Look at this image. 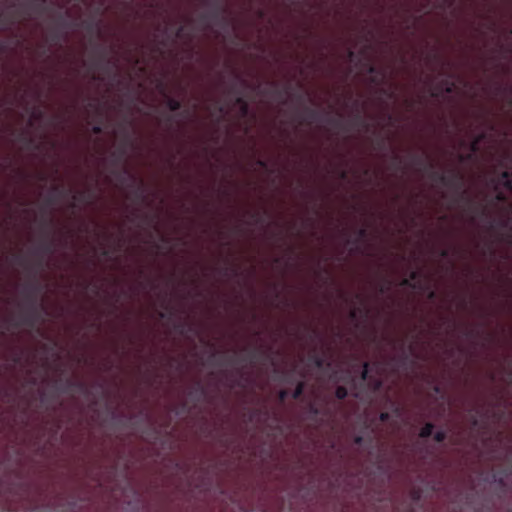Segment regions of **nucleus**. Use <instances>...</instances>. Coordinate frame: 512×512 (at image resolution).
Wrapping results in <instances>:
<instances>
[{
    "mask_svg": "<svg viewBox=\"0 0 512 512\" xmlns=\"http://www.w3.org/2000/svg\"><path fill=\"white\" fill-rule=\"evenodd\" d=\"M222 358H225L229 363H234L237 359L236 354L229 356V357L222 356Z\"/></svg>",
    "mask_w": 512,
    "mask_h": 512,
    "instance_id": "obj_40",
    "label": "nucleus"
},
{
    "mask_svg": "<svg viewBox=\"0 0 512 512\" xmlns=\"http://www.w3.org/2000/svg\"><path fill=\"white\" fill-rule=\"evenodd\" d=\"M389 289V284H381L379 285V292L380 293H385L386 291H388Z\"/></svg>",
    "mask_w": 512,
    "mask_h": 512,
    "instance_id": "obj_39",
    "label": "nucleus"
},
{
    "mask_svg": "<svg viewBox=\"0 0 512 512\" xmlns=\"http://www.w3.org/2000/svg\"><path fill=\"white\" fill-rule=\"evenodd\" d=\"M166 105L170 111H178L181 109L182 104L179 100L166 96Z\"/></svg>",
    "mask_w": 512,
    "mask_h": 512,
    "instance_id": "obj_18",
    "label": "nucleus"
},
{
    "mask_svg": "<svg viewBox=\"0 0 512 512\" xmlns=\"http://www.w3.org/2000/svg\"><path fill=\"white\" fill-rule=\"evenodd\" d=\"M367 72L371 75V82L375 84H378L380 79L384 77V74L372 64L367 65Z\"/></svg>",
    "mask_w": 512,
    "mask_h": 512,
    "instance_id": "obj_12",
    "label": "nucleus"
},
{
    "mask_svg": "<svg viewBox=\"0 0 512 512\" xmlns=\"http://www.w3.org/2000/svg\"><path fill=\"white\" fill-rule=\"evenodd\" d=\"M52 192L62 195L65 193V190L63 188H61L59 185H55L52 187Z\"/></svg>",
    "mask_w": 512,
    "mask_h": 512,
    "instance_id": "obj_32",
    "label": "nucleus"
},
{
    "mask_svg": "<svg viewBox=\"0 0 512 512\" xmlns=\"http://www.w3.org/2000/svg\"><path fill=\"white\" fill-rule=\"evenodd\" d=\"M306 384L304 381H299L295 387V389L291 392V397L295 400L299 399L304 391H305Z\"/></svg>",
    "mask_w": 512,
    "mask_h": 512,
    "instance_id": "obj_17",
    "label": "nucleus"
},
{
    "mask_svg": "<svg viewBox=\"0 0 512 512\" xmlns=\"http://www.w3.org/2000/svg\"><path fill=\"white\" fill-rule=\"evenodd\" d=\"M309 412L313 415V416H318L320 413H321V410L314 404H310L309 405Z\"/></svg>",
    "mask_w": 512,
    "mask_h": 512,
    "instance_id": "obj_27",
    "label": "nucleus"
},
{
    "mask_svg": "<svg viewBox=\"0 0 512 512\" xmlns=\"http://www.w3.org/2000/svg\"><path fill=\"white\" fill-rule=\"evenodd\" d=\"M440 90L444 91L447 94H451L454 91V83L451 82L449 79H444L441 81L440 89H435L431 92L432 97H439Z\"/></svg>",
    "mask_w": 512,
    "mask_h": 512,
    "instance_id": "obj_7",
    "label": "nucleus"
},
{
    "mask_svg": "<svg viewBox=\"0 0 512 512\" xmlns=\"http://www.w3.org/2000/svg\"><path fill=\"white\" fill-rule=\"evenodd\" d=\"M100 58L103 61L107 59V53H106V51L104 49L101 50Z\"/></svg>",
    "mask_w": 512,
    "mask_h": 512,
    "instance_id": "obj_51",
    "label": "nucleus"
},
{
    "mask_svg": "<svg viewBox=\"0 0 512 512\" xmlns=\"http://www.w3.org/2000/svg\"><path fill=\"white\" fill-rule=\"evenodd\" d=\"M70 385L76 387L79 390H83L85 388L84 384L81 382H71Z\"/></svg>",
    "mask_w": 512,
    "mask_h": 512,
    "instance_id": "obj_38",
    "label": "nucleus"
},
{
    "mask_svg": "<svg viewBox=\"0 0 512 512\" xmlns=\"http://www.w3.org/2000/svg\"><path fill=\"white\" fill-rule=\"evenodd\" d=\"M29 7L38 13H44L48 10V2L47 0H34L29 3Z\"/></svg>",
    "mask_w": 512,
    "mask_h": 512,
    "instance_id": "obj_11",
    "label": "nucleus"
},
{
    "mask_svg": "<svg viewBox=\"0 0 512 512\" xmlns=\"http://www.w3.org/2000/svg\"><path fill=\"white\" fill-rule=\"evenodd\" d=\"M426 174L429 176L431 180L440 184H442V181L446 180L445 173L436 171L434 167L432 169H429Z\"/></svg>",
    "mask_w": 512,
    "mask_h": 512,
    "instance_id": "obj_16",
    "label": "nucleus"
},
{
    "mask_svg": "<svg viewBox=\"0 0 512 512\" xmlns=\"http://www.w3.org/2000/svg\"><path fill=\"white\" fill-rule=\"evenodd\" d=\"M253 218L255 219L256 222L262 221V217L259 214H253Z\"/></svg>",
    "mask_w": 512,
    "mask_h": 512,
    "instance_id": "obj_54",
    "label": "nucleus"
},
{
    "mask_svg": "<svg viewBox=\"0 0 512 512\" xmlns=\"http://www.w3.org/2000/svg\"><path fill=\"white\" fill-rule=\"evenodd\" d=\"M237 82H240L243 85L245 84L244 80H242L239 76H236V82L233 83V85H231V87L229 88V93L236 95L235 104L239 106L241 116L245 117L249 113V104L241 95V92L238 90Z\"/></svg>",
    "mask_w": 512,
    "mask_h": 512,
    "instance_id": "obj_2",
    "label": "nucleus"
},
{
    "mask_svg": "<svg viewBox=\"0 0 512 512\" xmlns=\"http://www.w3.org/2000/svg\"><path fill=\"white\" fill-rule=\"evenodd\" d=\"M348 395V390L344 386H338L335 390V396L338 400H344Z\"/></svg>",
    "mask_w": 512,
    "mask_h": 512,
    "instance_id": "obj_20",
    "label": "nucleus"
},
{
    "mask_svg": "<svg viewBox=\"0 0 512 512\" xmlns=\"http://www.w3.org/2000/svg\"><path fill=\"white\" fill-rule=\"evenodd\" d=\"M363 442H364V437L363 436L357 435V436L354 437V443L356 445H362Z\"/></svg>",
    "mask_w": 512,
    "mask_h": 512,
    "instance_id": "obj_35",
    "label": "nucleus"
},
{
    "mask_svg": "<svg viewBox=\"0 0 512 512\" xmlns=\"http://www.w3.org/2000/svg\"><path fill=\"white\" fill-rule=\"evenodd\" d=\"M475 334H476V332H475L474 330H472V329H467V330L465 331V335H466L467 337H474V336H475Z\"/></svg>",
    "mask_w": 512,
    "mask_h": 512,
    "instance_id": "obj_44",
    "label": "nucleus"
},
{
    "mask_svg": "<svg viewBox=\"0 0 512 512\" xmlns=\"http://www.w3.org/2000/svg\"><path fill=\"white\" fill-rule=\"evenodd\" d=\"M316 336H317V331L316 330H312L310 338L314 339Z\"/></svg>",
    "mask_w": 512,
    "mask_h": 512,
    "instance_id": "obj_58",
    "label": "nucleus"
},
{
    "mask_svg": "<svg viewBox=\"0 0 512 512\" xmlns=\"http://www.w3.org/2000/svg\"><path fill=\"white\" fill-rule=\"evenodd\" d=\"M434 424L431 422H427L420 430L419 437L420 438H428L432 435L434 430Z\"/></svg>",
    "mask_w": 512,
    "mask_h": 512,
    "instance_id": "obj_19",
    "label": "nucleus"
},
{
    "mask_svg": "<svg viewBox=\"0 0 512 512\" xmlns=\"http://www.w3.org/2000/svg\"><path fill=\"white\" fill-rule=\"evenodd\" d=\"M483 138H484V135H483V134H481V135H479V136L476 138V140L472 143V150H473V151H476V149H477V146H478L479 142H480Z\"/></svg>",
    "mask_w": 512,
    "mask_h": 512,
    "instance_id": "obj_31",
    "label": "nucleus"
},
{
    "mask_svg": "<svg viewBox=\"0 0 512 512\" xmlns=\"http://www.w3.org/2000/svg\"><path fill=\"white\" fill-rule=\"evenodd\" d=\"M461 305H462V307H466L467 302H466V300H465V299H463V300L461 301Z\"/></svg>",
    "mask_w": 512,
    "mask_h": 512,
    "instance_id": "obj_63",
    "label": "nucleus"
},
{
    "mask_svg": "<svg viewBox=\"0 0 512 512\" xmlns=\"http://www.w3.org/2000/svg\"><path fill=\"white\" fill-rule=\"evenodd\" d=\"M393 164L396 166V167H399L400 164H401V158L399 157V155L395 154L393 156Z\"/></svg>",
    "mask_w": 512,
    "mask_h": 512,
    "instance_id": "obj_36",
    "label": "nucleus"
},
{
    "mask_svg": "<svg viewBox=\"0 0 512 512\" xmlns=\"http://www.w3.org/2000/svg\"><path fill=\"white\" fill-rule=\"evenodd\" d=\"M479 413V410L477 408H473L471 410L470 414V423L473 427H477L479 425V420L477 417V414Z\"/></svg>",
    "mask_w": 512,
    "mask_h": 512,
    "instance_id": "obj_21",
    "label": "nucleus"
},
{
    "mask_svg": "<svg viewBox=\"0 0 512 512\" xmlns=\"http://www.w3.org/2000/svg\"><path fill=\"white\" fill-rule=\"evenodd\" d=\"M348 57H349L350 60H353V58L355 57V53H354L353 50H349L348 51Z\"/></svg>",
    "mask_w": 512,
    "mask_h": 512,
    "instance_id": "obj_55",
    "label": "nucleus"
},
{
    "mask_svg": "<svg viewBox=\"0 0 512 512\" xmlns=\"http://www.w3.org/2000/svg\"><path fill=\"white\" fill-rule=\"evenodd\" d=\"M330 122L337 126L340 124L339 120L337 119H331Z\"/></svg>",
    "mask_w": 512,
    "mask_h": 512,
    "instance_id": "obj_60",
    "label": "nucleus"
},
{
    "mask_svg": "<svg viewBox=\"0 0 512 512\" xmlns=\"http://www.w3.org/2000/svg\"><path fill=\"white\" fill-rule=\"evenodd\" d=\"M497 483L500 485V486H505L506 483H505V480H504V477H499L497 480Z\"/></svg>",
    "mask_w": 512,
    "mask_h": 512,
    "instance_id": "obj_47",
    "label": "nucleus"
},
{
    "mask_svg": "<svg viewBox=\"0 0 512 512\" xmlns=\"http://www.w3.org/2000/svg\"><path fill=\"white\" fill-rule=\"evenodd\" d=\"M318 115L319 113L317 110L310 107H305L303 110V116L300 117V123L311 124L318 118Z\"/></svg>",
    "mask_w": 512,
    "mask_h": 512,
    "instance_id": "obj_8",
    "label": "nucleus"
},
{
    "mask_svg": "<svg viewBox=\"0 0 512 512\" xmlns=\"http://www.w3.org/2000/svg\"><path fill=\"white\" fill-rule=\"evenodd\" d=\"M447 437V434L445 431L443 430H439L437 431L436 433H434L433 435V439L437 442V443H442L445 441Z\"/></svg>",
    "mask_w": 512,
    "mask_h": 512,
    "instance_id": "obj_22",
    "label": "nucleus"
},
{
    "mask_svg": "<svg viewBox=\"0 0 512 512\" xmlns=\"http://www.w3.org/2000/svg\"><path fill=\"white\" fill-rule=\"evenodd\" d=\"M510 223H511V219L507 218L506 220L501 222V227L507 228V227H509Z\"/></svg>",
    "mask_w": 512,
    "mask_h": 512,
    "instance_id": "obj_43",
    "label": "nucleus"
},
{
    "mask_svg": "<svg viewBox=\"0 0 512 512\" xmlns=\"http://www.w3.org/2000/svg\"><path fill=\"white\" fill-rule=\"evenodd\" d=\"M184 328H185V324H179L178 325V329H179L180 333L184 332Z\"/></svg>",
    "mask_w": 512,
    "mask_h": 512,
    "instance_id": "obj_57",
    "label": "nucleus"
},
{
    "mask_svg": "<svg viewBox=\"0 0 512 512\" xmlns=\"http://www.w3.org/2000/svg\"><path fill=\"white\" fill-rule=\"evenodd\" d=\"M198 389H199V391L201 392L202 395L205 393L204 388L200 384H198Z\"/></svg>",
    "mask_w": 512,
    "mask_h": 512,
    "instance_id": "obj_61",
    "label": "nucleus"
},
{
    "mask_svg": "<svg viewBox=\"0 0 512 512\" xmlns=\"http://www.w3.org/2000/svg\"><path fill=\"white\" fill-rule=\"evenodd\" d=\"M14 258L20 264H22L24 262V258L20 255H16Z\"/></svg>",
    "mask_w": 512,
    "mask_h": 512,
    "instance_id": "obj_52",
    "label": "nucleus"
},
{
    "mask_svg": "<svg viewBox=\"0 0 512 512\" xmlns=\"http://www.w3.org/2000/svg\"><path fill=\"white\" fill-rule=\"evenodd\" d=\"M288 396H291V393L288 389H282L278 393V399L280 402H284Z\"/></svg>",
    "mask_w": 512,
    "mask_h": 512,
    "instance_id": "obj_24",
    "label": "nucleus"
},
{
    "mask_svg": "<svg viewBox=\"0 0 512 512\" xmlns=\"http://www.w3.org/2000/svg\"><path fill=\"white\" fill-rule=\"evenodd\" d=\"M38 251L42 252L43 254H51L54 252V242L52 239H45L43 240L39 247Z\"/></svg>",
    "mask_w": 512,
    "mask_h": 512,
    "instance_id": "obj_13",
    "label": "nucleus"
},
{
    "mask_svg": "<svg viewBox=\"0 0 512 512\" xmlns=\"http://www.w3.org/2000/svg\"><path fill=\"white\" fill-rule=\"evenodd\" d=\"M224 12H225L224 9H221L219 5H216L215 9L213 11H211L210 13H207V14H203L201 16V19L205 22L208 20H213V21H217L219 19L224 20V17L222 16V14Z\"/></svg>",
    "mask_w": 512,
    "mask_h": 512,
    "instance_id": "obj_9",
    "label": "nucleus"
},
{
    "mask_svg": "<svg viewBox=\"0 0 512 512\" xmlns=\"http://www.w3.org/2000/svg\"><path fill=\"white\" fill-rule=\"evenodd\" d=\"M357 316H358V309H356V308L352 309V310L350 311V317H351L352 319H356V318H357Z\"/></svg>",
    "mask_w": 512,
    "mask_h": 512,
    "instance_id": "obj_42",
    "label": "nucleus"
},
{
    "mask_svg": "<svg viewBox=\"0 0 512 512\" xmlns=\"http://www.w3.org/2000/svg\"><path fill=\"white\" fill-rule=\"evenodd\" d=\"M54 203V197L51 195L47 198V204L51 205Z\"/></svg>",
    "mask_w": 512,
    "mask_h": 512,
    "instance_id": "obj_56",
    "label": "nucleus"
},
{
    "mask_svg": "<svg viewBox=\"0 0 512 512\" xmlns=\"http://www.w3.org/2000/svg\"><path fill=\"white\" fill-rule=\"evenodd\" d=\"M498 183L502 184L504 188L509 191H512V175L508 170H504L500 173L498 178Z\"/></svg>",
    "mask_w": 512,
    "mask_h": 512,
    "instance_id": "obj_10",
    "label": "nucleus"
},
{
    "mask_svg": "<svg viewBox=\"0 0 512 512\" xmlns=\"http://www.w3.org/2000/svg\"><path fill=\"white\" fill-rule=\"evenodd\" d=\"M402 359L403 361H406L408 359V356L406 354H403Z\"/></svg>",
    "mask_w": 512,
    "mask_h": 512,
    "instance_id": "obj_64",
    "label": "nucleus"
},
{
    "mask_svg": "<svg viewBox=\"0 0 512 512\" xmlns=\"http://www.w3.org/2000/svg\"><path fill=\"white\" fill-rule=\"evenodd\" d=\"M411 163L416 171L420 173H427L429 169L433 168V163L428 161L427 157L423 155H412Z\"/></svg>",
    "mask_w": 512,
    "mask_h": 512,
    "instance_id": "obj_4",
    "label": "nucleus"
},
{
    "mask_svg": "<svg viewBox=\"0 0 512 512\" xmlns=\"http://www.w3.org/2000/svg\"><path fill=\"white\" fill-rule=\"evenodd\" d=\"M369 363L368 362H365L363 364V369H362V372H361V379L363 381H367L368 382V385L374 390V391H378L381 389L382 385H383V382L381 380V378L379 376H373L370 374V369H369Z\"/></svg>",
    "mask_w": 512,
    "mask_h": 512,
    "instance_id": "obj_3",
    "label": "nucleus"
},
{
    "mask_svg": "<svg viewBox=\"0 0 512 512\" xmlns=\"http://www.w3.org/2000/svg\"><path fill=\"white\" fill-rule=\"evenodd\" d=\"M379 420H380V422H387V421H389L390 420V413L386 412V411L381 412L379 414Z\"/></svg>",
    "mask_w": 512,
    "mask_h": 512,
    "instance_id": "obj_29",
    "label": "nucleus"
},
{
    "mask_svg": "<svg viewBox=\"0 0 512 512\" xmlns=\"http://www.w3.org/2000/svg\"><path fill=\"white\" fill-rule=\"evenodd\" d=\"M183 35H184V26H180V27H178V29L176 31V37L182 38Z\"/></svg>",
    "mask_w": 512,
    "mask_h": 512,
    "instance_id": "obj_37",
    "label": "nucleus"
},
{
    "mask_svg": "<svg viewBox=\"0 0 512 512\" xmlns=\"http://www.w3.org/2000/svg\"><path fill=\"white\" fill-rule=\"evenodd\" d=\"M92 132L95 135H99V134H101L103 132V128H102L101 125H95V126L92 127Z\"/></svg>",
    "mask_w": 512,
    "mask_h": 512,
    "instance_id": "obj_33",
    "label": "nucleus"
},
{
    "mask_svg": "<svg viewBox=\"0 0 512 512\" xmlns=\"http://www.w3.org/2000/svg\"><path fill=\"white\" fill-rule=\"evenodd\" d=\"M440 256L443 258H447L449 256V250L448 249H442L440 251Z\"/></svg>",
    "mask_w": 512,
    "mask_h": 512,
    "instance_id": "obj_45",
    "label": "nucleus"
},
{
    "mask_svg": "<svg viewBox=\"0 0 512 512\" xmlns=\"http://www.w3.org/2000/svg\"><path fill=\"white\" fill-rule=\"evenodd\" d=\"M44 116V113L42 110L40 109H34V111L32 112V117L34 120H41Z\"/></svg>",
    "mask_w": 512,
    "mask_h": 512,
    "instance_id": "obj_25",
    "label": "nucleus"
},
{
    "mask_svg": "<svg viewBox=\"0 0 512 512\" xmlns=\"http://www.w3.org/2000/svg\"><path fill=\"white\" fill-rule=\"evenodd\" d=\"M433 390H434L435 393H440V387L438 385H435L433 387Z\"/></svg>",
    "mask_w": 512,
    "mask_h": 512,
    "instance_id": "obj_59",
    "label": "nucleus"
},
{
    "mask_svg": "<svg viewBox=\"0 0 512 512\" xmlns=\"http://www.w3.org/2000/svg\"><path fill=\"white\" fill-rule=\"evenodd\" d=\"M40 291L41 287L37 283H34L27 288V298L30 301V307L29 310L22 316V323L31 327H33L36 321L39 319V311L36 305V298Z\"/></svg>",
    "mask_w": 512,
    "mask_h": 512,
    "instance_id": "obj_1",
    "label": "nucleus"
},
{
    "mask_svg": "<svg viewBox=\"0 0 512 512\" xmlns=\"http://www.w3.org/2000/svg\"><path fill=\"white\" fill-rule=\"evenodd\" d=\"M217 358H218L217 353H212L211 356L209 357V362L214 364L217 362Z\"/></svg>",
    "mask_w": 512,
    "mask_h": 512,
    "instance_id": "obj_41",
    "label": "nucleus"
},
{
    "mask_svg": "<svg viewBox=\"0 0 512 512\" xmlns=\"http://www.w3.org/2000/svg\"><path fill=\"white\" fill-rule=\"evenodd\" d=\"M400 285L403 286V287H409V288H415L416 287L415 283H412L410 281V279H408V278H403L401 280V282H400Z\"/></svg>",
    "mask_w": 512,
    "mask_h": 512,
    "instance_id": "obj_26",
    "label": "nucleus"
},
{
    "mask_svg": "<svg viewBox=\"0 0 512 512\" xmlns=\"http://www.w3.org/2000/svg\"><path fill=\"white\" fill-rule=\"evenodd\" d=\"M51 39H52L54 42L58 41V40H59V35H58V33L53 32V33H52V35H51Z\"/></svg>",
    "mask_w": 512,
    "mask_h": 512,
    "instance_id": "obj_50",
    "label": "nucleus"
},
{
    "mask_svg": "<svg viewBox=\"0 0 512 512\" xmlns=\"http://www.w3.org/2000/svg\"><path fill=\"white\" fill-rule=\"evenodd\" d=\"M419 277H420V273L418 271H411L408 279H410V281L412 283H414L415 281H417L419 279Z\"/></svg>",
    "mask_w": 512,
    "mask_h": 512,
    "instance_id": "obj_28",
    "label": "nucleus"
},
{
    "mask_svg": "<svg viewBox=\"0 0 512 512\" xmlns=\"http://www.w3.org/2000/svg\"><path fill=\"white\" fill-rule=\"evenodd\" d=\"M495 198L498 202H505L507 200V197L503 192H497Z\"/></svg>",
    "mask_w": 512,
    "mask_h": 512,
    "instance_id": "obj_30",
    "label": "nucleus"
},
{
    "mask_svg": "<svg viewBox=\"0 0 512 512\" xmlns=\"http://www.w3.org/2000/svg\"><path fill=\"white\" fill-rule=\"evenodd\" d=\"M446 180L442 181V185L450 188L461 190L463 187V177L456 171H451L449 174H445Z\"/></svg>",
    "mask_w": 512,
    "mask_h": 512,
    "instance_id": "obj_5",
    "label": "nucleus"
},
{
    "mask_svg": "<svg viewBox=\"0 0 512 512\" xmlns=\"http://www.w3.org/2000/svg\"><path fill=\"white\" fill-rule=\"evenodd\" d=\"M257 164H258L260 167H262V168H266V167H267V163H266V161H264V160H258V161H257Z\"/></svg>",
    "mask_w": 512,
    "mask_h": 512,
    "instance_id": "obj_49",
    "label": "nucleus"
},
{
    "mask_svg": "<svg viewBox=\"0 0 512 512\" xmlns=\"http://www.w3.org/2000/svg\"><path fill=\"white\" fill-rule=\"evenodd\" d=\"M217 111H218L219 113H224V112H225V107H224L223 105H221V104H220V105H218V106H217Z\"/></svg>",
    "mask_w": 512,
    "mask_h": 512,
    "instance_id": "obj_53",
    "label": "nucleus"
},
{
    "mask_svg": "<svg viewBox=\"0 0 512 512\" xmlns=\"http://www.w3.org/2000/svg\"><path fill=\"white\" fill-rule=\"evenodd\" d=\"M102 255H103V256H109V250L104 249V250L102 251Z\"/></svg>",
    "mask_w": 512,
    "mask_h": 512,
    "instance_id": "obj_62",
    "label": "nucleus"
},
{
    "mask_svg": "<svg viewBox=\"0 0 512 512\" xmlns=\"http://www.w3.org/2000/svg\"><path fill=\"white\" fill-rule=\"evenodd\" d=\"M435 298H436V292L435 291H430L428 293V299L434 300Z\"/></svg>",
    "mask_w": 512,
    "mask_h": 512,
    "instance_id": "obj_48",
    "label": "nucleus"
},
{
    "mask_svg": "<svg viewBox=\"0 0 512 512\" xmlns=\"http://www.w3.org/2000/svg\"><path fill=\"white\" fill-rule=\"evenodd\" d=\"M257 355H258V350L257 349L249 350V358H250L251 362L256 359Z\"/></svg>",
    "mask_w": 512,
    "mask_h": 512,
    "instance_id": "obj_34",
    "label": "nucleus"
},
{
    "mask_svg": "<svg viewBox=\"0 0 512 512\" xmlns=\"http://www.w3.org/2000/svg\"><path fill=\"white\" fill-rule=\"evenodd\" d=\"M72 199L74 202L72 207H75L76 202L90 204L92 202L93 195L90 191H79L73 194Z\"/></svg>",
    "mask_w": 512,
    "mask_h": 512,
    "instance_id": "obj_6",
    "label": "nucleus"
},
{
    "mask_svg": "<svg viewBox=\"0 0 512 512\" xmlns=\"http://www.w3.org/2000/svg\"><path fill=\"white\" fill-rule=\"evenodd\" d=\"M309 360L313 363V365L317 368H322L325 364V359L322 355H320L316 350H314L309 355Z\"/></svg>",
    "mask_w": 512,
    "mask_h": 512,
    "instance_id": "obj_15",
    "label": "nucleus"
},
{
    "mask_svg": "<svg viewBox=\"0 0 512 512\" xmlns=\"http://www.w3.org/2000/svg\"><path fill=\"white\" fill-rule=\"evenodd\" d=\"M133 197L135 200L139 202H145L146 201V195H145V189L143 181H139L137 187L133 191Z\"/></svg>",
    "mask_w": 512,
    "mask_h": 512,
    "instance_id": "obj_14",
    "label": "nucleus"
},
{
    "mask_svg": "<svg viewBox=\"0 0 512 512\" xmlns=\"http://www.w3.org/2000/svg\"><path fill=\"white\" fill-rule=\"evenodd\" d=\"M172 124H173V117L171 115H169L167 117V128L170 129L172 127Z\"/></svg>",
    "mask_w": 512,
    "mask_h": 512,
    "instance_id": "obj_46",
    "label": "nucleus"
},
{
    "mask_svg": "<svg viewBox=\"0 0 512 512\" xmlns=\"http://www.w3.org/2000/svg\"><path fill=\"white\" fill-rule=\"evenodd\" d=\"M367 229L365 227H361L357 230V238L354 241V243H358L361 239H364L367 237Z\"/></svg>",
    "mask_w": 512,
    "mask_h": 512,
    "instance_id": "obj_23",
    "label": "nucleus"
}]
</instances>
